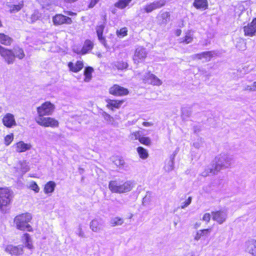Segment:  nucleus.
I'll return each instance as SVG.
<instances>
[{
  "label": "nucleus",
  "instance_id": "18",
  "mask_svg": "<svg viewBox=\"0 0 256 256\" xmlns=\"http://www.w3.org/2000/svg\"><path fill=\"white\" fill-rule=\"evenodd\" d=\"M214 54H216V53L214 51H208L195 54L193 56V57L198 60L204 59L205 62H208Z\"/></svg>",
  "mask_w": 256,
  "mask_h": 256
},
{
  "label": "nucleus",
  "instance_id": "50",
  "mask_svg": "<svg viewBox=\"0 0 256 256\" xmlns=\"http://www.w3.org/2000/svg\"><path fill=\"white\" fill-rule=\"evenodd\" d=\"M20 165H21V170L23 172L25 173L28 170L29 168L26 162H21Z\"/></svg>",
  "mask_w": 256,
  "mask_h": 256
},
{
  "label": "nucleus",
  "instance_id": "4",
  "mask_svg": "<svg viewBox=\"0 0 256 256\" xmlns=\"http://www.w3.org/2000/svg\"><path fill=\"white\" fill-rule=\"evenodd\" d=\"M216 170H220L222 169L230 168L234 162V158L232 156L228 154H220L215 158Z\"/></svg>",
  "mask_w": 256,
  "mask_h": 256
},
{
  "label": "nucleus",
  "instance_id": "12",
  "mask_svg": "<svg viewBox=\"0 0 256 256\" xmlns=\"http://www.w3.org/2000/svg\"><path fill=\"white\" fill-rule=\"evenodd\" d=\"M0 54L8 64H12L14 60V56L12 50H7L0 45Z\"/></svg>",
  "mask_w": 256,
  "mask_h": 256
},
{
  "label": "nucleus",
  "instance_id": "47",
  "mask_svg": "<svg viewBox=\"0 0 256 256\" xmlns=\"http://www.w3.org/2000/svg\"><path fill=\"white\" fill-rule=\"evenodd\" d=\"M192 198L189 196L188 198L184 202L181 204L180 208L182 209L187 207L192 202Z\"/></svg>",
  "mask_w": 256,
  "mask_h": 256
},
{
  "label": "nucleus",
  "instance_id": "22",
  "mask_svg": "<svg viewBox=\"0 0 256 256\" xmlns=\"http://www.w3.org/2000/svg\"><path fill=\"white\" fill-rule=\"evenodd\" d=\"M68 67L70 70L74 72H78L80 71L84 67V64L82 61L78 60L76 64L72 62L68 63Z\"/></svg>",
  "mask_w": 256,
  "mask_h": 256
},
{
  "label": "nucleus",
  "instance_id": "21",
  "mask_svg": "<svg viewBox=\"0 0 256 256\" xmlns=\"http://www.w3.org/2000/svg\"><path fill=\"white\" fill-rule=\"evenodd\" d=\"M105 26L104 24H101L96 26V30L98 38L100 42L104 44V46H106V38L102 36L103 32Z\"/></svg>",
  "mask_w": 256,
  "mask_h": 256
},
{
  "label": "nucleus",
  "instance_id": "27",
  "mask_svg": "<svg viewBox=\"0 0 256 256\" xmlns=\"http://www.w3.org/2000/svg\"><path fill=\"white\" fill-rule=\"evenodd\" d=\"M194 6L197 9L206 10L208 4L207 0H194Z\"/></svg>",
  "mask_w": 256,
  "mask_h": 256
},
{
  "label": "nucleus",
  "instance_id": "44",
  "mask_svg": "<svg viewBox=\"0 0 256 256\" xmlns=\"http://www.w3.org/2000/svg\"><path fill=\"white\" fill-rule=\"evenodd\" d=\"M204 141L202 138H200L193 144V146L196 148H199L202 146Z\"/></svg>",
  "mask_w": 256,
  "mask_h": 256
},
{
  "label": "nucleus",
  "instance_id": "55",
  "mask_svg": "<svg viewBox=\"0 0 256 256\" xmlns=\"http://www.w3.org/2000/svg\"><path fill=\"white\" fill-rule=\"evenodd\" d=\"M244 90H249V91H250V92H253V90H252V85H246L244 86Z\"/></svg>",
  "mask_w": 256,
  "mask_h": 256
},
{
  "label": "nucleus",
  "instance_id": "32",
  "mask_svg": "<svg viewBox=\"0 0 256 256\" xmlns=\"http://www.w3.org/2000/svg\"><path fill=\"white\" fill-rule=\"evenodd\" d=\"M12 40L11 38L4 34H0V42L4 45H10Z\"/></svg>",
  "mask_w": 256,
  "mask_h": 256
},
{
  "label": "nucleus",
  "instance_id": "11",
  "mask_svg": "<svg viewBox=\"0 0 256 256\" xmlns=\"http://www.w3.org/2000/svg\"><path fill=\"white\" fill-rule=\"evenodd\" d=\"M147 56L146 49L142 46L138 47L134 52L133 60L135 64L142 62Z\"/></svg>",
  "mask_w": 256,
  "mask_h": 256
},
{
  "label": "nucleus",
  "instance_id": "30",
  "mask_svg": "<svg viewBox=\"0 0 256 256\" xmlns=\"http://www.w3.org/2000/svg\"><path fill=\"white\" fill-rule=\"evenodd\" d=\"M107 103L108 104L106 106L108 108H110L112 110V108H119L121 104H122V102L116 100H107Z\"/></svg>",
  "mask_w": 256,
  "mask_h": 256
},
{
  "label": "nucleus",
  "instance_id": "7",
  "mask_svg": "<svg viewBox=\"0 0 256 256\" xmlns=\"http://www.w3.org/2000/svg\"><path fill=\"white\" fill-rule=\"evenodd\" d=\"M228 215V210L225 208L212 212V219L220 224H222L226 221Z\"/></svg>",
  "mask_w": 256,
  "mask_h": 256
},
{
  "label": "nucleus",
  "instance_id": "45",
  "mask_svg": "<svg viewBox=\"0 0 256 256\" xmlns=\"http://www.w3.org/2000/svg\"><path fill=\"white\" fill-rule=\"evenodd\" d=\"M30 188L31 190L34 191L36 192H38L40 190V188L36 182L32 181L30 182Z\"/></svg>",
  "mask_w": 256,
  "mask_h": 256
},
{
  "label": "nucleus",
  "instance_id": "56",
  "mask_svg": "<svg viewBox=\"0 0 256 256\" xmlns=\"http://www.w3.org/2000/svg\"><path fill=\"white\" fill-rule=\"evenodd\" d=\"M142 125L144 126H152L153 125V123L152 122H142Z\"/></svg>",
  "mask_w": 256,
  "mask_h": 256
},
{
  "label": "nucleus",
  "instance_id": "23",
  "mask_svg": "<svg viewBox=\"0 0 256 256\" xmlns=\"http://www.w3.org/2000/svg\"><path fill=\"white\" fill-rule=\"evenodd\" d=\"M170 12H164L158 16V18L162 24H166L170 20Z\"/></svg>",
  "mask_w": 256,
  "mask_h": 256
},
{
  "label": "nucleus",
  "instance_id": "8",
  "mask_svg": "<svg viewBox=\"0 0 256 256\" xmlns=\"http://www.w3.org/2000/svg\"><path fill=\"white\" fill-rule=\"evenodd\" d=\"M166 2V0L154 1L144 6L141 10L143 11L142 12L150 13L156 9L160 8L164 6Z\"/></svg>",
  "mask_w": 256,
  "mask_h": 256
},
{
  "label": "nucleus",
  "instance_id": "46",
  "mask_svg": "<svg viewBox=\"0 0 256 256\" xmlns=\"http://www.w3.org/2000/svg\"><path fill=\"white\" fill-rule=\"evenodd\" d=\"M14 138L13 134H8L4 138V143L6 146H8L12 141Z\"/></svg>",
  "mask_w": 256,
  "mask_h": 256
},
{
  "label": "nucleus",
  "instance_id": "31",
  "mask_svg": "<svg viewBox=\"0 0 256 256\" xmlns=\"http://www.w3.org/2000/svg\"><path fill=\"white\" fill-rule=\"evenodd\" d=\"M13 54L14 56V58L16 57L20 60L22 59L24 56V53L23 50L18 46H16L13 49Z\"/></svg>",
  "mask_w": 256,
  "mask_h": 256
},
{
  "label": "nucleus",
  "instance_id": "34",
  "mask_svg": "<svg viewBox=\"0 0 256 256\" xmlns=\"http://www.w3.org/2000/svg\"><path fill=\"white\" fill-rule=\"evenodd\" d=\"M56 186L54 182L50 181L48 182L44 186V191L45 193H51L54 192Z\"/></svg>",
  "mask_w": 256,
  "mask_h": 256
},
{
  "label": "nucleus",
  "instance_id": "62",
  "mask_svg": "<svg viewBox=\"0 0 256 256\" xmlns=\"http://www.w3.org/2000/svg\"><path fill=\"white\" fill-rule=\"evenodd\" d=\"M74 14V13L72 12H68V14L69 15H70V16H72Z\"/></svg>",
  "mask_w": 256,
  "mask_h": 256
},
{
  "label": "nucleus",
  "instance_id": "43",
  "mask_svg": "<svg viewBox=\"0 0 256 256\" xmlns=\"http://www.w3.org/2000/svg\"><path fill=\"white\" fill-rule=\"evenodd\" d=\"M139 142L146 146H149L151 144V140L148 137L142 136Z\"/></svg>",
  "mask_w": 256,
  "mask_h": 256
},
{
  "label": "nucleus",
  "instance_id": "19",
  "mask_svg": "<svg viewBox=\"0 0 256 256\" xmlns=\"http://www.w3.org/2000/svg\"><path fill=\"white\" fill-rule=\"evenodd\" d=\"M144 80L145 82L150 83L154 85L160 86L162 84L160 80L152 74L146 73Z\"/></svg>",
  "mask_w": 256,
  "mask_h": 256
},
{
  "label": "nucleus",
  "instance_id": "48",
  "mask_svg": "<svg viewBox=\"0 0 256 256\" xmlns=\"http://www.w3.org/2000/svg\"><path fill=\"white\" fill-rule=\"evenodd\" d=\"M117 34L120 37H124L127 34V29L126 28H123L120 30H117Z\"/></svg>",
  "mask_w": 256,
  "mask_h": 256
},
{
  "label": "nucleus",
  "instance_id": "14",
  "mask_svg": "<svg viewBox=\"0 0 256 256\" xmlns=\"http://www.w3.org/2000/svg\"><path fill=\"white\" fill-rule=\"evenodd\" d=\"M109 92L110 94L118 96H125L128 93V89L118 84H114L112 86Z\"/></svg>",
  "mask_w": 256,
  "mask_h": 256
},
{
  "label": "nucleus",
  "instance_id": "13",
  "mask_svg": "<svg viewBox=\"0 0 256 256\" xmlns=\"http://www.w3.org/2000/svg\"><path fill=\"white\" fill-rule=\"evenodd\" d=\"M52 22L55 26L62 24H70L72 22L71 18L62 14H57L52 18Z\"/></svg>",
  "mask_w": 256,
  "mask_h": 256
},
{
  "label": "nucleus",
  "instance_id": "41",
  "mask_svg": "<svg viewBox=\"0 0 256 256\" xmlns=\"http://www.w3.org/2000/svg\"><path fill=\"white\" fill-rule=\"evenodd\" d=\"M102 115L104 120L109 124H112L114 122V118L105 112H103Z\"/></svg>",
  "mask_w": 256,
  "mask_h": 256
},
{
  "label": "nucleus",
  "instance_id": "35",
  "mask_svg": "<svg viewBox=\"0 0 256 256\" xmlns=\"http://www.w3.org/2000/svg\"><path fill=\"white\" fill-rule=\"evenodd\" d=\"M94 71L92 68L88 66L86 67L84 70V75L85 76V82H88L91 79L92 74Z\"/></svg>",
  "mask_w": 256,
  "mask_h": 256
},
{
  "label": "nucleus",
  "instance_id": "24",
  "mask_svg": "<svg viewBox=\"0 0 256 256\" xmlns=\"http://www.w3.org/2000/svg\"><path fill=\"white\" fill-rule=\"evenodd\" d=\"M177 154V151L175 150L174 154L170 156V159L168 163L164 166V168L166 172H170L174 168V160L176 155Z\"/></svg>",
  "mask_w": 256,
  "mask_h": 256
},
{
  "label": "nucleus",
  "instance_id": "2",
  "mask_svg": "<svg viewBox=\"0 0 256 256\" xmlns=\"http://www.w3.org/2000/svg\"><path fill=\"white\" fill-rule=\"evenodd\" d=\"M13 197V192L8 188H0V210L2 212H6L7 208L11 204Z\"/></svg>",
  "mask_w": 256,
  "mask_h": 256
},
{
  "label": "nucleus",
  "instance_id": "15",
  "mask_svg": "<svg viewBox=\"0 0 256 256\" xmlns=\"http://www.w3.org/2000/svg\"><path fill=\"white\" fill-rule=\"evenodd\" d=\"M244 30L245 36H254L256 34V20H252L250 23L244 26Z\"/></svg>",
  "mask_w": 256,
  "mask_h": 256
},
{
  "label": "nucleus",
  "instance_id": "28",
  "mask_svg": "<svg viewBox=\"0 0 256 256\" xmlns=\"http://www.w3.org/2000/svg\"><path fill=\"white\" fill-rule=\"evenodd\" d=\"M22 240L26 247L30 250L33 248L32 240L29 234L26 233L24 234L22 238Z\"/></svg>",
  "mask_w": 256,
  "mask_h": 256
},
{
  "label": "nucleus",
  "instance_id": "51",
  "mask_svg": "<svg viewBox=\"0 0 256 256\" xmlns=\"http://www.w3.org/2000/svg\"><path fill=\"white\" fill-rule=\"evenodd\" d=\"M192 40V38L189 35H186L182 39L181 42H184L186 44L190 43Z\"/></svg>",
  "mask_w": 256,
  "mask_h": 256
},
{
  "label": "nucleus",
  "instance_id": "42",
  "mask_svg": "<svg viewBox=\"0 0 256 256\" xmlns=\"http://www.w3.org/2000/svg\"><path fill=\"white\" fill-rule=\"evenodd\" d=\"M115 164L120 168L126 170L127 166H126L124 160L122 159L116 160L114 161Z\"/></svg>",
  "mask_w": 256,
  "mask_h": 256
},
{
  "label": "nucleus",
  "instance_id": "29",
  "mask_svg": "<svg viewBox=\"0 0 256 256\" xmlns=\"http://www.w3.org/2000/svg\"><path fill=\"white\" fill-rule=\"evenodd\" d=\"M211 232L210 228H206L199 230L196 232V235L194 236V240L198 241L202 236L209 234Z\"/></svg>",
  "mask_w": 256,
  "mask_h": 256
},
{
  "label": "nucleus",
  "instance_id": "38",
  "mask_svg": "<svg viewBox=\"0 0 256 256\" xmlns=\"http://www.w3.org/2000/svg\"><path fill=\"white\" fill-rule=\"evenodd\" d=\"M40 18V14L38 11L34 10L31 14L30 18H28V20L30 23H34L36 22Z\"/></svg>",
  "mask_w": 256,
  "mask_h": 256
},
{
  "label": "nucleus",
  "instance_id": "39",
  "mask_svg": "<svg viewBox=\"0 0 256 256\" xmlns=\"http://www.w3.org/2000/svg\"><path fill=\"white\" fill-rule=\"evenodd\" d=\"M114 66L119 70L126 69L128 66V64L126 62L122 61L116 62L114 64Z\"/></svg>",
  "mask_w": 256,
  "mask_h": 256
},
{
  "label": "nucleus",
  "instance_id": "26",
  "mask_svg": "<svg viewBox=\"0 0 256 256\" xmlns=\"http://www.w3.org/2000/svg\"><path fill=\"white\" fill-rule=\"evenodd\" d=\"M219 172L220 170H216V164H215L214 166H208L205 169L204 171L202 173L201 175L202 176L206 177L209 176L210 174H216Z\"/></svg>",
  "mask_w": 256,
  "mask_h": 256
},
{
  "label": "nucleus",
  "instance_id": "52",
  "mask_svg": "<svg viewBox=\"0 0 256 256\" xmlns=\"http://www.w3.org/2000/svg\"><path fill=\"white\" fill-rule=\"evenodd\" d=\"M211 215L209 213H206L202 217V220L208 222L210 220Z\"/></svg>",
  "mask_w": 256,
  "mask_h": 256
},
{
  "label": "nucleus",
  "instance_id": "33",
  "mask_svg": "<svg viewBox=\"0 0 256 256\" xmlns=\"http://www.w3.org/2000/svg\"><path fill=\"white\" fill-rule=\"evenodd\" d=\"M137 152L140 157L142 159H146L148 156V150L142 146H138L136 148Z\"/></svg>",
  "mask_w": 256,
  "mask_h": 256
},
{
  "label": "nucleus",
  "instance_id": "57",
  "mask_svg": "<svg viewBox=\"0 0 256 256\" xmlns=\"http://www.w3.org/2000/svg\"><path fill=\"white\" fill-rule=\"evenodd\" d=\"M21 6H19V5H14L13 8H12V10H16V11H18L20 10V9H21Z\"/></svg>",
  "mask_w": 256,
  "mask_h": 256
},
{
  "label": "nucleus",
  "instance_id": "10",
  "mask_svg": "<svg viewBox=\"0 0 256 256\" xmlns=\"http://www.w3.org/2000/svg\"><path fill=\"white\" fill-rule=\"evenodd\" d=\"M23 248L24 246L22 245L14 246L10 244L6 247L4 250L12 256H21L24 252Z\"/></svg>",
  "mask_w": 256,
  "mask_h": 256
},
{
  "label": "nucleus",
  "instance_id": "59",
  "mask_svg": "<svg viewBox=\"0 0 256 256\" xmlns=\"http://www.w3.org/2000/svg\"><path fill=\"white\" fill-rule=\"evenodd\" d=\"M252 88L254 91H256V82H254L252 84Z\"/></svg>",
  "mask_w": 256,
  "mask_h": 256
},
{
  "label": "nucleus",
  "instance_id": "20",
  "mask_svg": "<svg viewBox=\"0 0 256 256\" xmlns=\"http://www.w3.org/2000/svg\"><path fill=\"white\" fill-rule=\"evenodd\" d=\"M16 150L20 153L30 150L32 148L30 144L24 143L23 141H20L15 144Z\"/></svg>",
  "mask_w": 256,
  "mask_h": 256
},
{
  "label": "nucleus",
  "instance_id": "60",
  "mask_svg": "<svg viewBox=\"0 0 256 256\" xmlns=\"http://www.w3.org/2000/svg\"><path fill=\"white\" fill-rule=\"evenodd\" d=\"M182 32V30H177L176 31V34L177 36H179Z\"/></svg>",
  "mask_w": 256,
  "mask_h": 256
},
{
  "label": "nucleus",
  "instance_id": "37",
  "mask_svg": "<svg viewBox=\"0 0 256 256\" xmlns=\"http://www.w3.org/2000/svg\"><path fill=\"white\" fill-rule=\"evenodd\" d=\"M131 0H119L118 2L115 4L114 6L119 8L122 9L128 6Z\"/></svg>",
  "mask_w": 256,
  "mask_h": 256
},
{
  "label": "nucleus",
  "instance_id": "53",
  "mask_svg": "<svg viewBox=\"0 0 256 256\" xmlns=\"http://www.w3.org/2000/svg\"><path fill=\"white\" fill-rule=\"evenodd\" d=\"M132 137L134 138V140H140L141 138V135L140 132H136L132 134Z\"/></svg>",
  "mask_w": 256,
  "mask_h": 256
},
{
  "label": "nucleus",
  "instance_id": "58",
  "mask_svg": "<svg viewBox=\"0 0 256 256\" xmlns=\"http://www.w3.org/2000/svg\"><path fill=\"white\" fill-rule=\"evenodd\" d=\"M77 0H64V2L68 3V4H71V3L76 2Z\"/></svg>",
  "mask_w": 256,
  "mask_h": 256
},
{
  "label": "nucleus",
  "instance_id": "64",
  "mask_svg": "<svg viewBox=\"0 0 256 256\" xmlns=\"http://www.w3.org/2000/svg\"><path fill=\"white\" fill-rule=\"evenodd\" d=\"M207 44H207V43H206V44H202V45H203V46H206Z\"/></svg>",
  "mask_w": 256,
  "mask_h": 256
},
{
  "label": "nucleus",
  "instance_id": "63",
  "mask_svg": "<svg viewBox=\"0 0 256 256\" xmlns=\"http://www.w3.org/2000/svg\"><path fill=\"white\" fill-rule=\"evenodd\" d=\"M2 112V108L0 106V113Z\"/></svg>",
  "mask_w": 256,
  "mask_h": 256
},
{
  "label": "nucleus",
  "instance_id": "36",
  "mask_svg": "<svg viewBox=\"0 0 256 256\" xmlns=\"http://www.w3.org/2000/svg\"><path fill=\"white\" fill-rule=\"evenodd\" d=\"M110 223L112 226H121L124 223V220L120 218L115 217L110 220Z\"/></svg>",
  "mask_w": 256,
  "mask_h": 256
},
{
  "label": "nucleus",
  "instance_id": "9",
  "mask_svg": "<svg viewBox=\"0 0 256 256\" xmlns=\"http://www.w3.org/2000/svg\"><path fill=\"white\" fill-rule=\"evenodd\" d=\"M105 226L104 221L100 218L92 220L90 223V229L94 232H100Z\"/></svg>",
  "mask_w": 256,
  "mask_h": 256
},
{
  "label": "nucleus",
  "instance_id": "3",
  "mask_svg": "<svg viewBox=\"0 0 256 256\" xmlns=\"http://www.w3.org/2000/svg\"><path fill=\"white\" fill-rule=\"evenodd\" d=\"M31 219L32 216L30 214H22L16 216L14 218V222L18 230L30 232L32 228L28 223Z\"/></svg>",
  "mask_w": 256,
  "mask_h": 256
},
{
  "label": "nucleus",
  "instance_id": "61",
  "mask_svg": "<svg viewBox=\"0 0 256 256\" xmlns=\"http://www.w3.org/2000/svg\"><path fill=\"white\" fill-rule=\"evenodd\" d=\"M185 109L184 108H182V114H185Z\"/></svg>",
  "mask_w": 256,
  "mask_h": 256
},
{
  "label": "nucleus",
  "instance_id": "16",
  "mask_svg": "<svg viewBox=\"0 0 256 256\" xmlns=\"http://www.w3.org/2000/svg\"><path fill=\"white\" fill-rule=\"evenodd\" d=\"M2 123L7 128H12L16 125L14 116L10 113L6 114L4 116Z\"/></svg>",
  "mask_w": 256,
  "mask_h": 256
},
{
  "label": "nucleus",
  "instance_id": "1",
  "mask_svg": "<svg viewBox=\"0 0 256 256\" xmlns=\"http://www.w3.org/2000/svg\"><path fill=\"white\" fill-rule=\"evenodd\" d=\"M134 186V183L132 180L124 182L118 180H110L108 184V188L113 193L122 194L130 192Z\"/></svg>",
  "mask_w": 256,
  "mask_h": 256
},
{
  "label": "nucleus",
  "instance_id": "6",
  "mask_svg": "<svg viewBox=\"0 0 256 256\" xmlns=\"http://www.w3.org/2000/svg\"><path fill=\"white\" fill-rule=\"evenodd\" d=\"M36 122L40 126L44 127L57 128L58 126V120L51 117H36Z\"/></svg>",
  "mask_w": 256,
  "mask_h": 256
},
{
  "label": "nucleus",
  "instance_id": "54",
  "mask_svg": "<svg viewBox=\"0 0 256 256\" xmlns=\"http://www.w3.org/2000/svg\"><path fill=\"white\" fill-rule=\"evenodd\" d=\"M98 3V2L96 0H91L88 8H92L96 4Z\"/></svg>",
  "mask_w": 256,
  "mask_h": 256
},
{
  "label": "nucleus",
  "instance_id": "49",
  "mask_svg": "<svg viewBox=\"0 0 256 256\" xmlns=\"http://www.w3.org/2000/svg\"><path fill=\"white\" fill-rule=\"evenodd\" d=\"M76 234L80 237L83 238H84L86 237V235L84 234V232L82 230V226L80 224L78 226V230H77V232H76Z\"/></svg>",
  "mask_w": 256,
  "mask_h": 256
},
{
  "label": "nucleus",
  "instance_id": "5",
  "mask_svg": "<svg viewBox=\"0 0 256 256\" xmlns=\"http://www.w3.org/2000/svg\"><path fill=\"white\" fill-rule=\"evenodd\" d=\"M54 108V104L50 102H45L40 106L37 108V112L38 114L37 117L44 118V116L52 115Z\"/></svg>",
  "mask_w": 256,
  "mask_h": 256
},
{
  "label": "nucleus",
  "instance_id": "25",
  "mask_svg": "<svg viewBox=\"0 0 256 256\" xmlns=\"http://www.w3.org/2000/svg\"><path fill=\"white\" fill-rule=\"evenodd\" d=\"M94 44L92 41L87 40L85 41L82 48L80 52H78V54H86L89 50L92 49Z\"/></svg>",
  "mask_w": 256,
  "mask_h": 256
},
{
  "label": "nucleus",
  "instance_id": "40",
  "mask_svg": "<svg viewBox=\"0 0 256 256\" xmlns=\"http://www.w3.org/2000/svg\"><path fill=\"white\" fill-rule=\"evenodd\" d=\"M40 3L44 8H46L52 4H55V0H40Z\"/></svg>",
  "mask_w": 256,
  "mask_h": 256
},
{
  "label": "nucleus",
  "instance_id": "17",
  "mask_svg": "<svg viewBox=\"0 0 256 256\" xmlns=\"http://www.w3.org/2000/svg\"><path fill=\"white\" fill-rule=\"evenodd\" d=\"M246 251L256 256V240L250 239L246 241L245 243Z\"/></svg>",
  "mask_w": 256,
  "mask_h": 256
}]
</instances>
